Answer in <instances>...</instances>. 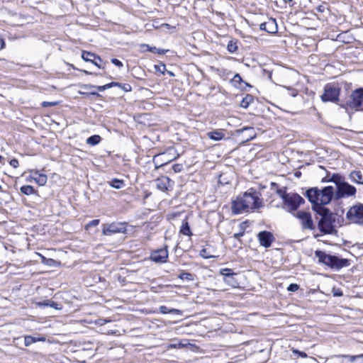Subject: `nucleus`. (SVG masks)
Instances as JSON below:
<instances>
[{
	"mask_svg": "<svg viewBox=\"0 0 363 363\" xmlns=\"http://www.w3.org/2000/svg\"><path fill=\"white\" fill-rule=\"evenodd\" d=\"M260 193L251 188L242 195H240L232 202V212L234 214H240L247 212L249 209H258L262 206Z\"/></svg>",
	"mask_w": 363,
	"mask_h": 363,
	"instance_id": "obj_1",
	"label": "nucleus"
},
{
	"mask_svg": "<svg viewBox=\"0 0 363 363\" xmlns=\"http://www.w3.org/2000/svg\"><path fill=\"white\" fill-rule=\"evenodd\" d=\"M315 212L320 216V219L318 223V227L323 234H333L336 233L334 225L335 218L329 208L320 207L318 210H316Z\"/></svg>",
	"mask_w": 363,
	"mask_h": 363,
	"instance_id": "obj_2",
	"label": "nucleus"
},
{
	"mask_svg": "<svg viewBox=\"0 0 363 363\" xmlns=\"http://www.w3.org/2000/svg\"><path fill=\"white\" fill-rule=\"evenodd\" d=\"M315 257L320 263L324 264L332 269H340L350 264L347 259L340 258L335 255H328L322 250L315 252Z\"/></svg>",
	"mask_w": 363,
	"mask_h": 363,
	"instance_id": "obj_3",
	"label": "nucleus"
},
{
	"mask_svg": "<svg viewBox=\"0 0 363 363\" xmlns=\"http://www.w3.org/2000/svg\"><path fill=\"white\" fill-rule=\"evenodd\" d=\"M342 106L355 111H363V87L354 90L345 104Z\"/></svg>",
	"mask_w": 363,
	"mask_h": 363,
	"instance_id": "obj_4",
	"label": "nucleus"
},
{
	"mask_svg": "<svg viewBox=\"0 0 363 363\" xmlns=\"http://www.w3.org/2000/svg\"><path fill=\"white\" fill-rule=\"evenodd\" d=\"M346 218L351 223L363 225V204L359 203L352 206L347 212Z\"/></svg>",
	"mask_w": 363,
	"mask_h": 363,
	"instance_id": "obj_5",
	"label": "nucleus"
},
{
	"mask_svg": "<svg viewBox=\"0 0 363 363\" xmlns=\"http://www.w3.org/2000/svg\"><path fill=\"white\" fill-rule=\"evenodd\" d=\"M294 216L299 220L302 230H315V225L313 223L311 213L298 211L294 214Z\"/></svg>",
	"mask_w": 363,
	"mask_h": 363,
	"instance_id": "obj_6",
	"label": "nucleus"
},
{
	"mask_svg": "<svg viewBox=\"0 0 363 363\" xmlns=\"http://www.w3.org/2000/svg\"><path fill=\"white\" fill-rule=\"evenodd\" d=\"M340 92V88L328 84L325 86L324 93L321 96V99L324 102L331 101L335 103L339 100Z\"/></svg>",
	"mask_w": 363,
	"mask_h": 363,
	"instance_id": "obj_7",
	"label": "nucleus"
},
{
	"mask_svg": "<svg viewBox=\"0 0 363 363\" xmlns=\"http://www.w3.org/2000/svg\"><path fill=\"white\" fill-rule=\"evenodd\" d=\"M356 191L357 189L354 186L345 181L336 189L335 198L336 200H339L342 198L354 196Z\"/></svg>",
	"mask_w": 363,
	"mask_h": 363,
	"instance_id": "obj_8",
	"label": "nucleus"
},
{
	"mask_svg": "<svg viewBox=\"0 0 363 363\" xmlns=\"http://www.w3.org/2000/svg\"><path fill=\"white\" fill-rule=\"evenodd\" d=\"M306 197L312 203V209L314 211L318 208L323 207L320 201V189L318 187H313L308 189L305 193Z\"/></svg>",
	"mask_w": 363,
	"mask_h": 363,
	"instance_id": "obj_9",
	"label": "nucleus"
},
{
	"mask_svg": "<svg viewBox=\"0 0 363 363\" xmlns=\"http://www.w3.org/2000/svg\"><path fill=\"white\" fill-rule=\"evenodd\" d=\"M125 223H112L103 225L102 234L104 235L125 233Z\"/></svg>",
	"mask_w": 363,
	"mask_h": 363,
	"instance_id": "obj_10",
	"label": "nucleus"
},
{
	"mask_svg": "<svg viewBox=\"0 0 363 363\" xmlns=\"http://www.w3.org/2000/svg\"><path fill=\"white\" fill-rule=\"evenodd\" d=\"M305 202L304 199L298 194H293L284 202L287 206L289 211H296L301 203Z\"/></svg>",
	"mask_w": 363,
	"mask_h": 363,
	"instance_id": "obj_11",
	"label": "nucleus"
},
{
	"mask_svg": "<svg viewBox=\"0 0 363 363\" xmlns=\"http://www.w3.org/2000/svg\"><path fill=\"white\" fill-rule=\"evenodd\" d=\"M169 252L167 246L165 245L163 248L157 249L152 252L150 255V259L156 263H165L167 261Z\"/></svg>",
	"mask_w": 363,
	"mask_h": 363,
	"instance_id": "obj_12",
	"label": "nucleus"
},
{
	"mask_svg": "<svg viewBox=\"0 0 363 363\" xmlns=\"http://www.w3.org/2000/svg\"><path fill=\"white\" fill-rule=\"evenodd\" d=\"M335 191L332 186H328L320 190V201L322 206L328 204L335 196Z\"/></svg>",
	"mask_w": 363,
	"mask_h": 363,
	"instance_id": "obj_13",
	"label": "nucleus"
},
{
	"mask_svg": "<svg viewBox=\"0 0 363 363\" xmlns=\"http://www.w3.org/2000/svg\"><path fill=\"white\" fill-rule=\"evenodd\" d=\"M257 238L259 244L266 248L269 247L274 240L273 234L266 230L259 232L257 235Z\"/></svg>",
	"mask_w": 363,
	"mask_h": 363,
	"instance_id": "obj_14",
	"label": "nucleus"
},
{
	"mask_svg": "<svg viewBox=\"0 0 363 363\" xmlns=\"http://www.w3.org/2000/svg\"><path fill=\"white\" fill-rule=\"evenodd\" d=\"M259 29L270 34H276L278 32V26L275 18H269L259 25Z\"/></svg>",
	"mask_w": 363,
	"mask_h": 363,
	"instance_id": "obj_15",
	"label": "nucleus"
},
{
	"mask_svg": "<svg viewBox=\"0 0 363 363\" xmlns=\"http://www.w3.org/2000/svg\"><path fill=\"white\" fill-rule=\"evenodd\" d=\"M82 58L86 61V62H91L92 64H94V65H96L97 67L99 68H104V67H103L101 63L102 62V60L101 58L94 54V53H92L91 52H88V51H83L82 52Z\"/></svg>",
	"mask_w": 363,
	"mask_h": 363,
	"instance_id": "obj_16",
	"label": "nucleus"
},
{
	"mask_svg": "<svg viewBox=\"0 0 363 363\" xmlns=\"http://www.w3.org/2000/svg\"><path fill=\"white\" fill-rule=\"evenodd\" d=\"M172 181L167 177H162L155 180V185L157 189L165 191L171 186Z\"/></svg>",
	"mask_w": 363,
	"mask_h": 363,
	"instance_id": "obj_17",
	"label": "nucleus"
},
{
	"mask_svg": "<svg viewBox=\"0 0 363 363\" xmlns=\"http://www.w3.org/2000/svg\"><path fill=\"white\" fill-rule=\"evenodd\" d=\"M171 160H169L167 157V155L165 153L157 155L153 158V162L156 169L168 164Z\"/></svg>",
	"mask_w": 363,
	"mask_h": 363,
	"instance_id": "obj_18",
	"label": "nucleus"
},
{
	"mask_svg": "<svg viewBox=\"0 0 363 363\" xmlns=\"http://www.w3.org/2000/svg\"><path fill=\"white\" fill-rule=\"evenodd\" d=\"M32 178L39 186H44L47 183V176L44 174H40L38 170H33L31 172Z\"/></svg>",
	"mask_w": 363,
	"mask_h": 363,
	"instance_id": "obj_19",
	"label": "nucleus"
},
{
	"mask_svg": "<svg viewBox=\"0 0 363 363\" xmlns=\"http://www.w3.org/2000/svg\"><path fill=\"white\" fill-rule=\"evenodd\" d=\"M349 177L352 182L363 185V176L360 171H352L349 175Z\"/></svg>",
	"mask_w": 363,
	"mask_h": 363,
	"instance_id": "obj_20",
	"label": "nucleus"
},
{
	"mask_svg": "<svg viewBox=\"0 0 363 363\" xmlns=\"http://www.w3.org/2000/svg\"><path fill=\"white\" fill-rule=\"evenodd\" d=\"M46 340L45 337H34L31 335H26L24 337V342L26 347L30 346L31 344L36 342H45Z\"/></svg>",
	"mask_w": 363,
	"mask_h": 363,
	"instance_id": "obj_21",
	"label": "nucleus"
},
{
	"mask_svg": "<svg viewBox=\"0 0 363 363\" xmlns=\"http://www.w3.org/2000/svg\"><path fill=\"white\" fill-rule=\"evenodd\" d=\"M208 137L215 141H219L225 137V134L220 130L208 132Z\"/></svg>",
	"mask_w": 363,
	"mask_h": 363,
	"instance_id": "obj_22",
	"label": "nucleus"
},
{
	"mask_svg": "<svg viewBox=\"0 0 363 363\" xmlns=\"http://www.w3.org/2000/svg\"><path fill=\"white\" fill-rule=\"evenodd\" d=\"M40 306H44V307H51L52 308L57 309V310H61L62 308V306L61 304H59L52 300H46L43 302H39L38 303Z\"/></svg>",
	"mask_w": 363,
	"mask_h": 363,
	"instance_id": "obj_23",
	"label": "nucleus"
},
{
	"mask_svg": "<svg viewBox=\"0 0 363 363\" xmlns=\"http://www.w3.org/2000/svg\"><path fill=\"white\" fill-rule=\"evenodd\" d=\"M330 182H333L337 189L345 182V178L341 174L336 173L330 177Z\"/></svg>",
	"mask_w": 363,
	"mask_h": 363,
	"instance_id": "obj_24",
	"label": "nucleus"
},
{
	"mask_svg": "<svg viewBox=\"0 0 363 363\" xmlns=\"http://www.w3.org/2000/svg\"><path fill=\"white\" fill-rule=\"evenodd\" d=\"M159 311L162 314L173 313V314L181 315L182 313L181 310L176 309V308L169 309L165 306H160L159 308Z\"/></svg>",
	"mask_w": 363,
	"mask_h": 363,
	"instance_id": "obj_25",
	"label": "nucleus"
},
{
	"mask_svg": "<svg viewBox=\"0 0 363 363\" xmlns=\"http://www.w3.org/2000/svg\"><path fill=\"white\" fill-rule=\"evenodd\" d=\"M180 233L184 235L191 236L192 232L191 230L189 223L186 220L182 222V225L180 228Z\"/></svg>",
	"mask_w": 363,
	"mask_h": 363,
	"instance_id": "obj_26",
	"label": "nucleus"
},
{
	"mask_svg": "<svg viewBox=\"0 0 363 363\" xmlns=\"http://www.w3.org/2000/svg\"><path fill=\"white\" fill-rule=\"evenodd\" d=\"M254 101V96L251 94H246V96L242 99L240 103V106L247 108L250 104Z\"/></svg>",
	"mask_w": 363,
	"mask_h": 363,
	"instance_id": "obj_27",
	"label": "nucleus"
},
{
	"mask_svg": "<svg viewBox=\"0 0 363 363\" xmlns=\"http://www.w3.org/2000/svg\"><path fill=\"white\" fill-rule=\"evenodd\" d=\"M232 83L234 84V86H238V87H240V88L242 87L241 86L242 83L245 84L246 86H251L248 83L245 82L242 80L241 76L239 74H235L234 75L233 78L232 79Z\"/></svg>",
	"mask_w": 363,
	"mask_h": 363,
	"instance_id": "obj_28",
	"label": "nucleus"
},
{
	"mask_svg": "<svg viewBox=\"0 0 363 363\" xmlns=\"http://www.w3.org/2000/svg\"><path fill=\"white\" fill-rule=\"evenodd\" d=\"M101 138L100 135H93L86 139V144H88L89 145L94 146V145H98L101 142Z\"/></svg>",
	"mask_w": 363,
	"mask_h": 363,
	"instance_id": "obj_29",
	"label": "nucleus"
},
{
	"mask_svg": "<svg viewBox=\"0 0 363 363\" xmlns=\"http://www.w3.org/2000/svg\"><path fill=\"white\" fill-rule=\"evenodd\" d=\"M142 47L146 48L147 51H150V52H151L152 53H157V54H160V55L165 54L168 51L167 50L160 49V48H157L156 47H151V46H150L149 45H147V44L142 45Z\"/></svg>",
	"mask_w": 363,
	"mask_h": 363,
	"instance_id": "obj_30",
	"label": "nucleus"
},
{
	"mask_svg": "<svg viewBox=\"0 0 363 363\" xmlns=\"http://www.w3.org/2000/svg\"><path fill=\"white\" fill-rule=\"evenodd\" d=\"M238 49V40H230L227 45V50L230 53H235Z\"/></svg>",
	"mask_w": 363,
	"mask_h": 363,
	"instance_id": "obj_31",
	"label": "nucleus"
},
{
	"mask_svg": "<svg viewBox=\"0 0 363 363\" xmlns=\"http://www.w3.org/2000/svg\"><path fill=\"white\" fill-rule=\"evenodd\" d=\"M20 190L22 194L27 196L36 194V191L30 185L23 186L21 187Z\"/></svg>",
	"mask_w": 363,
	"mask_h": 363,
	"instance_id": "obj_32",
	"label": "nucleus"
},
{
	"mask_svg": "<svg viewBox=\"0 0 363 363\" xmlns=\"http://www.w3.org/2000/svg\"><path fill=\"white\" fill-rule=\"evenodd\" d=\"M110 185L114 189H120L125 186V183L122 179H113L110 182Z\"/></svg>",
	"mask_w": 363,
	"mask_h": 363,
	"instance_id": "obj_33",
	"label": "nucleus"
},
{
	"mask_svg": "<svg viewBox=\"0 0 363 363\" xmlns=\"http://www.w3.org/2000/svg\"><path fill=\"white\" fill-rule=\"evenodd\" d=\"M182 280L194 281L195 275L189 272H182L178 277Z\"/></svg>",
	"mask_w": 363,
	"mask_h": 363,
	"instance_id": "obj_34",
	"label": "nucleus"
},
{
	"mask_svg": "<svg viewBox=\"0 0 363 363\" xmlns=\"http://www.w3.org/2000/svg\"><path fill=\"white\" fill-rule=\"evenodd\" d=\"M220 274H222L223 276L224 279L225 278H230V277L236 275V274L233 272V269H229V268L222 269L220 270Z\"/></svg>",
	"mask_w": 363,
	"mask_h": 363,
	"instance_id": "obj_35",
	"label": "nucleus"
},
{
	"mask_svg": "<svg viewBox=\"0 0 363 363\" xmlns=\"http://www.w3.org/2000/svg\"><path fill=\"white\" fill-rule=\"evenodd\" d=\"M276 192L283 199L284 202L289 196L286 191V187L277 189Z\"/></svg>",
	"mask_w": 363,
	"mask_h": 363,
	"instance_id": "obj_36",
	"label": "nucleus"
},
{
	"mask_svg": "<svg viewBox=\"0 0 363 363\" xmlns=\"http://www.w3.org/2000/svg\"><path fill=\"white\" fill-rule=\"evenodd\" d=\"M115 86H118L122 90H123L125 92H129L132 91V86L129 84H121L119 82H116Z\"/></svg>",
	"mask_w": 363,
	"mask_h": 363,
	"instance_id": "obj_37",
	"label": "nucleus"
},
{
	"mask_svg": "<svg viewBox=\"0 0 363 363\" xmlns=\"http://www.w3.org/2000/svg\"><path fill=\"white\" fill-rule=\"evenodd\" d=\"M337 357H342V358H346L350 362H354L356 359H362L363 358V354H359V355H354V356H352V355H340V356H337Z\"/></svg>",
	"mask_w": 363,
	"mask_h": 363,
	"instance_id": "obj_38",
	"label": "nucleus"
},
{
	"mask_svg": "<svg viewBox=\"0 0 363 363\" xmlns=\"http://www.w3.org/2000/svg\"><path fill=\"white\" fill-rule=\"evenodd\" d=\"M155 69L156 72H160L162 74H164L167 71L166 65L163 62H160L158 65H155Z\"/></svg>",
	"mask_w": 363,
	"mask_h": 363,
	"instance_id": "obj_39",
	"label": "nucleus"
},
{
	"mask_svg": "<svg viewBox=\"0 0 363 363\" xmlns=\"http://www.w3.org/2000/svg\"><path fill=\"white\" fill-rule=\"evenodd\" d=\"M224 281L233 287H236L238 284V282L235 279L234 276L230 278H225Z\"/></svg>",
	"mask_w": 363,
	"mask_h": 363,
	"instance_id": "obj_40",
	"label": "nucleus"
},
{
	"mask_svg": "<svg viewBox=\"0 0 363 363\" xmlns=\"http://www.w3.org/2000/svg\"><path fill=\"white\" fill-rule=\"evenodd\" d=\"M58 104H59L58 101H43L42 103V106L44 108L52 107V106H55Z\"/></svg>",
	"mask_w": 363,
	"mask_h": 363,
	"instance_id": "obj_41",
	"label": "nucleus"
},
{
	"mask_svg": "<svg viewBox=\"0 0 363 363\" xmlns=\"http://www.w3.org/2000/svg\"><path fill=\"white\" fill-rule=\"evenodd\" d=\"M200 256L202 257L204 259H208V258H211V257H213L214 256L210 255L208 252H207V250L206 249H202L200 252Z\"/></svg>",
	"mask_w": 363,
	"mask_h": 363,
	"instance_id": "obj_42",
	"label": "nucleus"
},
{
	"mask_svg": "<svg viewBox=\"0 0 363 363\" xmlns=\"http://www.w3.org/2000/svg\"><path fill=\"white\" fill-rule=\"evenodd\" d=\"M99 224V219H94L91 220L89 223L86 225L85 228L88 229L91 227L97 226Z\"/></svg>",
	"mask_w": 363,
	"mask_h": 363,
	"instance_id": "obj_43",
	"label": "nucleus"
},
{
	"mask_svg": "<svg viewBox=\"0 0 363 363\" xmlns=\"http://www.w3.org/2000/svg\"><path fill=\"white\" fill-rule=\"evenodd\" d=\"M299 286L297 284H291L287 287V290L291 292H295L298 291Z\"/></svg>",
	"mask_w": 363,
	"mask_h": 363,
	"instance_id": "obj_44",
	"label": "nucleus"
},
{
	"mask_svg": "<svg viewBox=\"0 0 363 363\" xmlns=\"http://www.w3.org/2000/svg\"><path fill=\"white\" fill-rule=\"evenodd\" d=\"M172 169L174 172L178 173L181 172L183 169V164H175L172 166Z\"/></svg>",
	"mask_w": 363,
	"mask_h": 363,
	"instance_id": "obj_45",
	"label": "nucleus"
},
{
	"mask_svg": "<svg viewBox=\"0 0 363 363\" xmlns=\"http://www.w3.org/2000/svg\"><path fill=\"white\" fill-rule=\"evenodd\" d=\"M111 61L114 65H116L118 67H122L123 66V62L116 58H112Z\"/></svg>",
	"mask_w": 363,
	"mask_h": 363,
	"instance_id": "obj_46",
	"label": "nucleus"
},
{
	"mask_svg": "<svg viewBox=\"0 0 363 363\" xmlns=\"http://www.w3.org/2000/svg\"><path fill=\"white\" fill-rule=\"evenodd\" d=\"M247 223H248L247 221H243L240 223V225H239L240 231L243 232L245 233V231L247 226Z\"/></svg>",
	"mask_w": 363,
	"mask_h": 363,
	"instance_id": "obj_47",
	"label": "nucleus"
},
{
	"mask_svg": "<svg viewBox=\"0 0 363 363\" xmlns=\"http://www.w3.org/2000/svg\"><path fill=\"white\" fill-rule=\"evenodd\" d=\"M333 296H336V297H340L343 295L342 290L340 289H333Z\"/></svg>",
	"mask_w": 363,
	"mask_h": 363,
	"instance_id": "obj_48",
	"label": "nucleus"
},
{
	"mask_svg": "<svg viewBox=\"0 0 363 363\" xmlns=\"http://www.w3.org/2000/svg\"><path fill=\"white\" fill-rule=\"evenodd\" d=\"M108 322H111V320L105 318H99L96 321V324L99 325H104Z\"/></svg>",
	"mask_w": 363,
	"mask_h": 363,
	"instance_id": "obj_49",
	"label": "nucleus"
},
{
	"mask_svg": "<svg viewBox=\"0 0 363 363\" xmlns=\"http://www.w3.org/2000/svg\"><path fill=\"white\" fill-rule=\"evenodd\" d=\"M9 164L11 166H12L13 168H17L19 165L18 161L17 159H12L10 160Z\"/></svg>",
	"mask_w": 363,
	"mask_h": 363,
	"instance_id": "obj_50",
	"label": "nucleus"
},
{
	"mask_svg": "<svg viewBox=\"0 0 363 363\" xmlns=\"http://www.w3.org/2000/svg\"><path fill=\"white\" fill-rule=\"evenodd\" d=\"M116 84V82H112L111 83L106 84L104 85V90H106V89H108L110 88H112V87L115 86Z\"/></svg>",
	"mask_w": 363,
	"mask_h": 363,
	"instance_id": "obj_51",
	"label": "nucleus"
},
{
	"mask_svg": "<svg viewBox=\"0 0 363 363\" xmlns=\"http://www.w3.org/2000/svg\"><path fill=\"white\" fill-rule=\"evenodd\" d=\"M81 88L84 89H86V90H88L91 88H94L95 86L94 85H92V84H82L80 86Z\"/></svg>",
	"mask_w": 363,
	"mask_h": 363,
	"instance_id": "obj_52",
	"label": "nucleus"
},
{
	"mask_svg": "<svg viewBox=\"0 0 363 363\" xmlns=\"http://www.w3.org/2000/svg\"><path fill=\"white\" fill-rule=\"evenodd\" d=\"M293 352H294V353H298V354H299V356H300V357H301L305 358V357H307L306 353V352H301V351H298V350H294Z\"/></svg>",
	"mask_w": 363,
	"mask_h": 363,
	"instance_id": "obj_53",
	"label": "nucleus"
},
{
	"mask_svg": "<svg viewBox=\"0 0 363 363\" xmlns=\"http://www.w3.org/2000/svg\"><path fill=\"white\" fill-rule=\"evenodd\" d=\"M271 189L277 191V189H279V185L276 182H271Z\"/></svg>",
	"mask_w": 363,
	"mask_h": 363,
	"instance_id": "obj_54",
	"label": "nucleus"
},
{
	"mask_svg": "<svg viewBox=\"0 0 363 363\" xmlns=\"http://www.w3.org/2000/svg\"><path fill=\"white\" fill-rule=\"evenodd\" d=\"M244 233L243 232H241L240 231L239 233H235L233 237L236 239H239L240 238L242 237L244 235Z\"/></svg>",
	"mask_w": 363,
	"mask_h": 363,
	"instance_id": "obj_55",
	"label": "nucleus"
},
{
	"mask_svg": "<svg viewBox=\"0 0 363 363\" xmlns=\"http://www.w3.org/2000/svg\"><path fill=\"white\" fill-rule=\"evenodd\" d=\"M330 173H328L327 176L322 179V182H330Z\"/></svg>",
	"mask_w": 363,
	"mask_h": 363,
	"instance_id": "obj_56",
	"label": "nucleus"
},
{
	"mask_svg": "<svg viewBox=\"0 0 363 363\" xmlns=\"http://www.w3.org/2000/svg\"><path fill=\"white\" fill-rule=\"evenodd\" d=\"M94 88L96 89L99 91H105L104 85L103 86H95Z\"/></svg>",
	"mask_w": 363,
	"mask_h": 363,
	"instance_id": "obj_57",
	"label": "nucleus"
},
{
	"mask_svg": "<svg viewBox=\"0 0 363 363\" xmlns=\"http://www.w3.org/2000/svg\"><path fill=\"white\" fill-rule=\"evenodd\" d=\"M89 95H93V96H95L96 97H100L101 96V95L98 92H96V91H91V92H89Z\"/></svg>",
	"mask_w": 363,
	"mask_h": 363,
	"instance_id": "obj_58",
	"label": "nucleus"
},
{
	"mask_svg": "<svg viewBox=\"0 0 363 363\" xmlns=\"http://www.w3.org/2000/svg\"><path fill=\"white\" fill-rule=\"evenodd\" d=\"M325 9V7L323 6H319L317 7V11L323 12Z\"/></svg>",
	"mask_w": 363,
	"mask_h": 363,
	"instance_id": "obj_59",
	"label": "nucleus"
},
{
	"mask_svg": "<svg viewBox=\"0 0 363 363\" xmlns=\"http://www.w3.org/2000/svg\"><path fill=\"white\" fill-rule=\"evenodd\" d=\"M4 46V41L0 38V50L2 49Z\"/></svg>",
	"mask_w": 363,
	"mask_h": 363,
	"instance_id": "obj_60",
	"label": "nucleus"
},
{
	"mask_svg": "<svg viewBox=\"0 0 363 363\" xmlns=\"http://www.w3.org/2000/svg\"><path fill=\"white\" fill-rule=\"evenodd\" d=\"M0 163L2 164H4V159L1 155H0Z\"/></svg>",
	"mask_w": 363,
	"mask_h": 363,
	"instance_id": "obj_61",
	"label": "nucleus"
},
{
	"mask_svg": "<svg viewBox=\"0 0 363 363\" xmlns=\"http://www.w3.org/2000/svg\"><path fill=\"white\" fill-rule=\"evenodd\" d=\"M79 94L82 95H89V92L79 91Z\"/></svg>",
	"mask_w": 363,
	"mask_h": 363,
	"instance_id": "obj_62",
	"label": "nucleus"
},
{
	"mask_svg": "<svg viewBox=\"0 0 363 363\" xmlns=\"http://www.w3.org/2000/svg\"><path fill=\"white\" fill-rule=\"evenodd\" d=\"M82 72H83L84 73H85L86 74H93V73H92V72H88V71H86V70H82Z\"/></svg>",
	"mask_w": 363,
	"mask_h": 363,
	"instance_id": "obj_63",
	"label": "nucleus"
},
{
	"mask_svg": "<svg viewBox=\"0 0 363 363\" xmlns=\"http://www.w3.org/2000/svg\"><path fill=\"white\" fill-rule=\"evenodd\" d=\"M55 262V260L52 259H48V264H50L52 262Z\"/></svg>",
	"mask_w": 363,
	"mask_h": 363,
	"instance_id": "obj_64",
	"label": "nucleus"
}]
</instances>
